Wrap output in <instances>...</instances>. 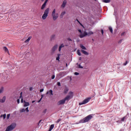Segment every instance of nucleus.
Instances as JSON below:
<instances>
[{"mask_svg": "<svg viewBox=\"0 0 131 131\" xmlns=\"http://www.w3.org/2000/svg\"><path fill=\"white\" fill-rule=\"evenodd\" d=\"M78 31L80 33L79 37L80 38H82L86 36V35L88 36H91V35H92V34H94V32L93 31H89V32H82V31H81V30L80 29H78Z\"/></svg>", "mask_w": 131, "mask_h": 131, "instance_id": "obj_1", "label": "nucleus"}, {"mask_svg": "<svg viewBox=\"0 0 131 131\" xmlns=\"http://www.w3.org/2000/svg\"><path fill=\"white\" fill-rule=\"evenodd\" d=\"M93 118V115H89L86 117L84 118L83 119H81L79 122H77L75 124H79V123H85L86 122H89L91 119Z\"/></svg>", "mask_w": 131, "mask_h": 131, "instance_id": "obj_2", "label": "nucleus"}, {"mask_svg": "<svg viewBox=\"0 0 131 131\" xmlns=\"http://www.w3.org/2000/svg\"><path fill=\"white\" fill-rule=\"evenodd\" d=\"M52 17L53 21H56L59 18V13L56 12V9H54L52 12Z\"/></svg>", "mask_w": 131, "mask_h": 131, "instance_id": "obj_3", "label": "nucleus"}, {"mask_svg": "<svg viewBox=\"0 0 131 131\" xmlns=\"http://www.w3.org/2000/svg\"><path fill=\"white\" fill-rule=\"evenodd\" d=\"M50 12V9L47 8L44 11V13L42 16V20H46L47 18H48V16H49V12Z\"/></svg>", "mask_w": 131, "mask_h": 131, "instance_id": "obj_4", "label": "nucleus"}, {"mask_svg": "<svg viewBox=\"0 0 131 131\" xmlns=\"http://www.w3.org/2000/svg\"><path fill=\"white\" fill-rule=\"evenodd\" d=\"M15 127H16V123H12L10 125L8 126L6 129L9 131H11L13 130Z\"/></svg>", "mask_w": 131, "mask_h": 131, "instance_id": "obj_5", "label": "nucleus"}, {"mask_svg": "<svg viewBox=\"0 0 131 131\" xmlns=\"http://www.w3.org/2000/svg\"><path fill=\"white\" fill-rule=\"evenodd\" d=\"M91 98H88L85 99L82 102H80L79 103V105H84L85 104L89 103L90 102V101H91Z\"/></svg>", "mask_w": 131, "mask_h": 131, "instance_id": "obj_6", "label": "nucleus"}, {"mask_svg": "<svg viewBox=\"0 0 131 131\" xmlns=\"http://www.w3.org/2000/svg\"><path fill=\"white\" fill-rule=\"evenodd\" d=\"M72 98H73V92H70L69 93V95H68L66 97V100H70V99H72Z\"/></svg>", "mask_w": 131, "mask_h": 131, "instance_id": "obj_7", "label": "nucleus"}, {"mask_svg": "<svg viewBox=\"0 0 131 131\" xmlns=\"http://www.w3.org/2000/svg\"><path fill=\"white\" fill-rule=\"evenodd\" d=\"M66 101H67V99H66V98H65L64 99L60 100L58 103H57V105H63V104L65 103Z\"/></svg>", "mask_w": 131, "mask_h": 131, "instance_id": "obj_8", "label": "nucleus"}, {"mask_svg": "<svg viewBox=\"0 0 131 131\" xmlns=\"http://www.w3.org/2000/svg\"><path fill=\"white\" fill-rule=\"evenodd\" d=\"M57 49H58V45H55L52 49V52L53 53H54V52H55V51H56V50H57Z\"/></svg>", "mask_w": 131, "mask_h": 131, "instance_id": "obj_9", "label": "nucleus"}, {"mask_svg": "<svg viewBox=\"0 0 131 131\" xmlns=\"http://www.w3.org/2000/svg\"><path fill=\"white\" fill-rule=\"evenodd\" d=\"M24 107H28V106L30 105V103L28 102L24 101Z\"/></svg>", "mask_w": 131, "mask_h": 131, "instance_id": "obj_10", "label": "nucleus"}, {"mask_svg": "<svg viewBox=\"0 0 131 131\" xmlns=\"http://www.w3.org/2000/svg\"><path fill=\"white\" fill-rule=\"evenodd\" d=\"M67 4V1L66 0H64L62 4L61 5V7L62 8H65V6H66Z\"/></svg>", "mask_w": 131, "mask_h": 131, "instance_id": "obj_11", "label": "nucleus"}, {"mask_svg": "<svg viewBox=\"0 0 131 131\" xmlns=\"http://www.w3.org/2000/svg\"><path fill=\"white\" fill-rule=\"evenodd\" d=\"M47 94L50 96H53V90H51L49 91H48Z\"/></svg>", "mask_w": 131, "mask_h": 131, "instance_id": "obj_12", "label": "nucleus"}, {"mask_svg": "<svg viewBox=\"0 0 131 131\" xmlns=\"http://www.w3.org/2000/svg\"><path fill=\"white\" fill-rule=\"evenodd\" d=\"M81 53H82L83 54H84V55H85L86 56H89V53H88V52L82 50L81 51Z\"/></svg>", "mask_w": 131, "mask_h": 131, "instance_id": "obj_13", "label": "nucleus"}, {"mask_svg": "<svg viewBox=\"0 0 131 131\" xmlns=\"http://www.w3.org/2000/svg\"><path fill=\"white\" fill-rule=\"evenodd\" d=\"M1 103H5L6 102V96L3 97L2 99L0 100Z\"/></svg>", "mask_w": 131, "mask_h": 131, "instance_id": "obj_14", "label": "nucleus"}, {"mask_svg": "<svg viewBox=\"0 0 131 131\" xmlns=\"http://www.w3.org/2000/svg\"><path fill=\"white\" fill-rule=\"evenodd\" d=\"M47 6V3H43L41 7V10H43L46 8V6Z\"/></svg>", "mask_w": 131, "mask_h": 131, "instance_id": "obj_15", "label": "nucleus"}, {"mask_svg": "<svg viewBox=\"0 0 131 131\" xmlns=\"http://www.w3.org/2000/svg\"><path fill=\"white\" fill-rule=\"evenodd\" d=\"M54 127H55V125L54 124H52L50 126V129L49 130V131H52V130L53 129V128H54Z\"/></svg>", "mask_w": 131, "mask_h": 131, "instance_id": "obj_16", "label": "nucleus"}, {"mask_svg": "<svg viewBox=\"0 0 131 131\" xmlns=\"http://www.w3.org/2000/svg\"><path fill=\"white\" fill-rule=\"evenodd\" d=\"M62 48H64V44H61V46H59V52H61V49H62Z\"/></svg>", "mask_w": 131, "mask_h": 131, "instance_id": "obj_17", "label": "nucleus"}, {"mask_svg": "<svg viewBox=\"0 0 131 131\" xmlns=\"http://www.w3.org/2000/svg\"><path fill=\"white\" fill-rule=\"evenodd\" d=\"M0 117H3V119H6V117H7V115L6 114H4V115H1Z\"/></svg>", "mask_w": 131, "mask_h": 131, "instance_id": "obj_18", "label": "nucleus"}, {"mask_svg": "<svg viewBox=\"0 0 131 131\" xmlns=\"http://www.w3.org/2000/svg\"><path fill=\"white\" fill-rule=\"evenodd\" d=\"M80 48H81L82 50H86V48L82 45V44L80 45Z\"/></svg>", "mask_w": 131, "mask_h": 131, "instance_id": "obj_19", "label": "nucleus"}, {"mask_svg": "<svg viewBox=\"0 0 131 131\" xmlns=\"http://www.w3.org/2000/svg\"><path fill=\"white\" fill-rule=\"evenodd\" d=\"M65 14H66V12L63 11V12L60 14V17H61V18H63V16H64V15H65Z\"/></svg>", "mask_w": 131, "mask_h": 131, "instance_id": "obj_20", "label": "nucleus"}, {"mask_svg": "<svg viewBox=\"0 0 131 131\" xmlns=\"http://www.w3.org/2000/svg\"><path fill=\"white\" fill-rule=\"evenodd\" d=\"M3 50L6 53H9V50L8 49V48H7V47H4Z\"/></svg>", "mask_w": 131, "mask_h": 131, "instance_id": "obj_21", "label": "nucleus"}, {"mask_svg": "<svg viewBox=\"0 0 131 131\" xmlns=\"http://www.w3.org/2000/svg\"><path fill=\"white\" fill-rule=\"evenodd\" d=\"M30 39H31V37H29L28 39H27L26 41H25V42L26 43H27L28 42H29V41L30 40Z\"/></svg>", "mask_w": 131, "mask_h": 131, "instance_id": "obj_22", "label": "nucleus"}, {"mask_svg": "<svg viewBox=\"0 0 131 131\" xmlns=\"http://www.w3.org/2000/svg\"><path fill=\"white\" fill-rule=\"evenodd\" d=\"M103 3H110V0H102Z\"/></svg>", "mask_w": 131, "mask_h": 131, "instance_id": "obj_23", "label": "nucleus"}, {"mask_svg": "<svg viewBox=\"0 0 131 131\" xmlns=\"http://www.w3.org/2000/svg\"><path fill=\"white\" fill-rule=\"evenodd\" d=\"M4 93V87H2L0 89V94Z\"/></svg>", "mask_w": 131, "mask_h": 131, "instance_id": "obj_24", "label": "nucleus"}, {"mask_svg": "<svg viewBox=\"0 0 131 131\" xmlns=\"http://www.w3.org/2000/svg\"><path fill=\"white\" fill-rule=\"evenodd\" d=\"M77 53L78 56H81V53H80V51L79 50H77Z\"/></svg>", "mask_w": 131, "mask_h": 131, "instance_id": "obj_25", "label": "nucleus"}, {"mask_svg": "<svg viewBox=\"0 0 131 131\" xmlns=\"http://www.w3.org/2000/svg\"><path fill=\"white\" fill-rule=\"evenodd\" d=\"M10 116H11V114H7V119H9Z\"/></svg>", "mask_w": 131, "mask_h": 131, "instance_id": "obj_26", "label": "nucleus"}, {"mask_svg": "<svg viewBox=\"0 0 131 131\" xmlns=\"http://www.w3.org/2000/svg\"><path fill=\"white\" fill-rule=\"evenodd\" d=\"M109 30L112 33V32H113V29H112V27H109Z\"/></svg>", "mask_w": 131, "mask_h": 131, "instance_id": "obj_27", "label": "nucleus"}, {"mask_svg": "<svg viewBox=\"0 0 131 131\" xmlns=\"http://www.w3.org/2000/svg\"><path fill=\"white\" fill-rule=\"evenodd\" d=\"M64 94H67V93H68V89L66 88L65 90H64Z\"/></svg>", "mask_w": 131, "mask_h": 131, "instance_id": "obj_28", "label": "nucleus"}, {"mask_svg": "<svg viewBox=\"0 0 131 131\" xmlns=\"http://www.w3.org/2000/svg\"><path fill=\"white\" fill-rule=\"evenodd\" d=\"M20 112H25V108H21L20 110Z\"/></svg>", "mask_w": 131, "mask_h": 131, "instance_id": "obj_29", "label": "nucleus"}, {"mask_svg": "<svg viewBox=\"0 0 131 131\" xmlns=\"http://www.w3.org/2000/svg\"><path fill=\"white\" fill-rule=\"evenodd\" d=\"M78 68H83V67L82 66H81V65H80V64H78Z\"/></svg>", "mask_w": 131, "mask_h": 131, "instance_id": "obj_30", "label": "nucleus"}, {"mask_svg": "<svg viewBox=\"0 0 131 131\" xmlns=\"http://www.w3.org/2000/svg\"><path fill=\"white\" fill-rule=\"evenodd\" d=\"M58 56H60V55L58 54ZM56 60H57V61H59V60H60V57L58 56V57L56 58Z\"/></svg>", "mask_w": 131, "mask_h": 131, "instance_id": "obj_31", "label": "nucleus"}, {"mask_svg": "<svg viewBox=\"0 0 131 131\" xmlns=\"http://www.w3.org/2000/svg\"><path fill=\"white\" fill-rule=\"evenodd\" d=\"M57 85H58V86H61V83H60L59 82H57Z\"/></svg>", "mask_w": 131, "mask_h": 131, "instance_id": "obj_32", "label": "nucleus"}, {"mask_svg": "<svg viewBox=\"0 0 131 131\" xmlns=\"http://www.w3.org/2000/svg\"><path fill=\"white\" fill-rule=\"evenodd\" d=\"M27 111V112H29V110H28V107H27L26 109H25V111Z\"/></svg>", "mask_w": 131, "mask_h": 131, "instance_id": "obj_33", "label": "nucleus"}, {"mask_svg": "<svg viewBox=\"0 0 131 131\" xmlns=\"http://www.w3.org/2000/svg\"><path fill=\"white\" fill-rule=\"evenodd\" d=\"M124 119H125V117H124L123 118H122L121 121H124Z\"/></svg>", "mask_w": 131, "mask_h": 131, "instance_id": "obj_34", "label": "nucleus"}, {"mask_svg": "<svg viewBox=\"0 0 131 131\" xmlns=\"http://www.w3.org/2000/svg\"><path fill=\"white\" fill-rule=\"evenodd\" d=\"M51 78H52V79H55V75H52Z\"/></svg>", "mask_w": 131, "mask_h": 131, "instance_id": "obj_35", "label": "nucleus"}, {"mask_svg": "<svg viewBox=\"0 0 131 131\" xmlns=\"http://www.w3.org/2000/svg\"><path fill=\"white\" fill-rule=\"evenodd\" d=\"M17 104H19L20 103V99H17Z\"/></svg>", "mask_w": 131, "mask_h": 131, "instance_id": "obj_36", "label": "nucleus"}, {"mask_svg": "<svg viewBox=\"0 0 131 131\" xmlns=\"http://www.w3.org/2000/svg\"><path fill=\"white\" fill-rule=\"evenodd\" d=\"M79 74V73H78L77 72L75 73V75H78Z\"/></svg>", "mask_w": 131, "mask_h": 131, "instance_id": "obj_37", "label": "nucleus"}, {"mask_svg": "<svg viewBox=\"0 0 131 131\" xmlns=\"http://www.w3.org/2000/svg\"><path fill=\"white\" fill-rule=\"evenodd\" d=\"M127 64V61H126L125 63H124V66H125Z\"/></svg>", "mask_w": 131, "mask_h": 131, "instance_id": "obj_38", "label": "nucleus"}, {"mask_svg": "<svg viewBox=\"0 0 131 131\" xmlns=\"http://www.w3.org/2000/svg\"><path fill=\"white\" fill-rule=\"evenodd\" d=\"M60 121H61V119H58L57 121V122H60Z\"/></svg>", "mask_w": 131, "mask_h": 131, "instance_id": "obj_39", "label": "nucleus"}, {"mask_svg": "<svg viewBox=\"0 0 131 131\" xmlns=\"http://www.w3.org/2000/svg\"><path fill=\"white\" fill-rule=\"evenodd\" d=\"M24 101L23 100V98H21V103H24Z\"/></svg>", "mask_w": 131, "mask_h": 131, "instance_id": "obj_40", "label": "nucleus"}, {"mask_svg": "<svg viewBox=\"0 0 131 131\" xmlns=\"http://www.w3.org/2000/svg\"><path fill=\"white\" fill-rule=\"evenodd\" d=\"M101 33L102 34H104V30H101Z\"/></svg>", "mask_w": 131, "mask_h": 131, "instance_id": "obj_41", "label": "nucleus"}, {"mask_svg": "<svg viewBox=\"0 0 131 131\" xmlns=\"http://www.w3.org/2000/svg\"><path fill=\"white\" fill-rule=\"evenodd\" d=\"M49 2V0H46L45 2H44L45 4H47Z\"/></svg>", "mask_w": 131, "mask_h": 131, "instance_id": "obj_42", "label": "nucleus"}, {"mask_svg": "<svg viewBox=\"0 0 131 131\" xmlns=\"http://www.w3.org/2000/svg\"><path fill=\"white\" fill-rule=\"evenodd\" d=\"M124 33H125L124 32L121 33V35H124Z\"/></svg>", "mask_w": 131, "mask_h": 131, "instance_id": "obj_43", "label": "nucleus"}, {"mask_svg": "<svg viewBox=\"0 0 131 131\" xmlns=\"http://www.w3.org/2000/svg\"><path fill=\"white\" fill-rule=\"evenodd\" d=\"M42 92H43V89L40 90V92L42 93Z\"/></svg>", "mask_w": 131, "mask_h": 131, "instance_id": "obj_44", "label": "nucleus"}, {"mask_svg": "<svg viewBox=\"0 0 131 131\" xmlns=\"http://www.w3.org/2000/svg\"><path fill=\"white\" fill-rule=\"evenodd\" d=\"M40 101H41V98L38 101V103H40Z\"/></svg>", "mask_w": 131, "mask_h": 131, "instance_id": "obj_45", "label": "nucleus"}, {"mask_svg": "<svg viewBox=\"0 0 131 131\" xmlns=\"http://www.w3.org/2000/svg\"><path fill=\"white\" fill-rule=\"evenodd\" d=\"M19 98H22V93H20V96Z\"/></svg>", "mask_w": 131, "mask_h": 131, "instance_id": "obj_46", "label": "nucleus"}, {"mask_svg": "<svg viewBox=\"0 0 131 131\" xmlns=\"http://www.w3.org/2000/svg\"><path fill=\"white\" fill-rule=\"evenodd\" d=\"M121 41H122V40H121L119 41V43H121Z\"/></svg>", "mask_w": 131, "mask_h": 131, "instance_id": "obj_47", "label": "nucleus"}, {"mask_svg": "<svg viewBox=\"0 0 131 131\" xmlns=\"http://www.w3.org/2000/svg\"><path fill=\"white\" fill-rule=\"evenodd\" d=\"M43 97V95H41V100H42V97Z\"/></svg>", "mask_w": 131, "mask_h": 131, "instance_id": "obj_48", "label": "nucleus"}, {"mask_svg": "<svg viewBox=\"0 0 131 131\" xmlns=\"http://www.w3.org/2000/svg\"><path fill=\"white\" fill-rule=\"evenodd\" d=\"M34 102H35V100L32 101V103H34Z\"/></svg>", "mask_w": 131, "mask_h": 131, "instance_id": "obj_49", "label": "nucleus"}, {"mask_svg": "<svg viewBox=\"0 0 131 131\" xmlns=\"http://www.w3.org/2000/svg\"><path fill=\"white\" fill-rule=\"evenodd\" d=\"M56 78H57L58 79H59L60 78H58V76H56Z\"/></svg>", "mask_w": 131, "mask_h": 131, "instance_id": "obj_50", "label": "nucleus"}, {"mask_svg": "<svg viewBox=\"0 0 131 131\" xmlns=\"http://www.w3.org/2000/svg\"><path fill=\"white\" fill-rule=\"evenodd\" d=\"M2 18H3V17L0 16V19H2Z\"/></svg>", "mask_w": 131, "mask_h": 131, "instance_id": "obj_51", "label": "nucleus"}, {"mask_svg": "<svg viewBox=\"0 0 131 131\" xmlns=\"http://www.w3.org/2000/svg\"><path fill=\"white\" fill-rule=\"evenodd\" d=\"M68 39H69V40H71V41L72 40H71V39H70V38H69Z\"/></svg>", "mask_w": 131, "mask_h": 131, "instance_id": "obj_52", "label": "nucleus"}, {"mask_svg": "<svg viewBox=\"0 0 131 131\" xmlns=\"http://www.w3.org/2000/svg\"><path fill=\"white\" fill-rule=\"evenodd\" d=\"M31 90H32V88H30V91H31Z\"/></svg>", "mask_w": 131, "mask_h": 131, "instance_id": "obj_53", "label": "nucleus"}, {"mask_svg": "<svg viewBox=\"0 0 131 131\" xmlns=\"http://www.w3.org/2000/svg\"><path fill=\"white\" fill-rule=\"evenodd\" d=\"M42 1V2H43V1H45V0H41Z\"/></svg>", "mask_w": 131, "mask_h": 131, "instance_id": "obj_54", "label": "nucleus"}, {"mask_svg": "<svg viewBox=\"0 0 131 131\" xmlns=\"http://www.w3.org/2000/svg\"><path fill=\"white\" fill-rule=\"evenodd\" d=\"M78 23H79V21H78Z\"/></svg>", "mask_w": 131, "mask_h": 131, "instance_id": "obj_55", "label": "nucleus"}]
</instances>
